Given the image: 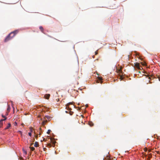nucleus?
<instances>
[{
  "label": "nucleus",
  "mask_w": 160,
  "mask_h": 160,
  "mask_svg": "<svg viewBox=\"0 0 160 160\" xmlns=\"http://www.w3.org/2000/svg\"><path fill=\"white\" fill-rule=\"evenodd\" d=\"M89 125L90 126H92L93 125V123L91 122H88Z\"/></svg>",
  "instance_id": "9"
},
{
  "label": "nucleus",
  "mask_w": 160,
  "mask_h": 160,
  "mask_svg": "<svg viewBox=\"0 0 160 160\" xmlns=\"http://www.w3.org/2000/svg\"><path fill=\"white\" fill-rule=\"evenodd\" d=\"M66 113H68V111H66Z\"/></svg>",
  "instance_id": "35"
},
{
  "label": "nucleus",
  "mask_w": 160,
  "mask_h": 160,
  "mask_svg": "<svg viewBox=\"0 0 160 160\" xmlns=\"http://www.w3.org/2000/svg\"><path fill=\"white\" fill-rule=\"evenodd\" d=\"M18 132L19 133H20V134H22V132L21 131H18Z\"/></svg>",
  "instance_id": "23"
},
{
  "label": "nucleus",
  "mask_w": 160,
  "mask_h": 160,
  "mask_svg": "<svg viewBox=\"0 0 160 160\" xmlns=\"http://www.w3.org/2000/svg\"><path fill=\"white\" fill-rule=\"evenodd\" d=\"M50 94H46L45 95L44 97L45 98L47 99H48L50 97Z\"/></svg>",
  "instance_id": "2"
},
{
  "label": "nucleus",
  "mask_w": 160,
  "mask_h": 160,
  "mask_svg": "<svg viewBox=\"0 0 160 160\" xmlns=\"http://www.w3.org/2000/svg\"><path fill=\"white\" fill-rule=\"evenodd\" d=\"M146 156L148 157V159L149 160L150 159V158H152V155L151 154H149V155H146Z\"/></svg>",
  "instance_id": "6"
},
{
  "label": "nucleus",
  "mask_w": 160,
  "mask_h": 160,
  "mask_svg": "<svg viewBox=\"0 0 160 160\" xmlns=\"http://www.w3.org/2000/svg\"><path fill=\"white\" fill-rule=\"evenodd\" d=\"M39 144L38 142H36L34 143V146L36 147H37L38 146Z\"/></svg>",
  "instance_id": "7"
},
{
  "label": "nucleus",
  "mask_w": 160,
  "mask_h": 160,
  "mask_svg": "<svg viewBox=\"0 0 160 160\" xmlns=\"http://www.w3.org/2000/svg\"><path fill=\"white\" fill-rule=\"evenodd\" d=\"M38 134L36 135V138H38Z\"/></svg>",
  "instance_id": "28"
},
{
  "label": "nucleus",
  "mask_w": 160,
  "mask_h": 160,
  "mask_svg": "<svg viewBox=\"0 0 160 160\" xmlns=\"http://www.w3.org/2000/svg\"><path fill=\"white\" fill-rule=\"evenodd\" d=\"M28 135L30 136H31V135H32V133L31 132H29L28 133Z\"/></svg>",
  "instance_id": "19"
},
{
  "label": "nucleus",
  "mask_w": 160,
  "mask_h": 160,
  "mask_svg": "<svg viewBox=\"0 0 160 160\" xmlns=\"http://www.w3.org/2000/svg\"><path fill=\"white\" fill-rule=\"evenodd\" d=\"M72 102H69L67 104V105H66V108H68L69 109V110H71V109L70 108H69V105L70 104H72Z\"/></svg>",
  "instance_id": "4"
},
{
  "label": "nucleus",
  "mask_w": 160,
  "mask_h": 160,
  "mask_svg": "<svg viewBox=\"0 0 160 160\" xmlns=\"http://www.w3.org/2000/svg\"><path fill=\"white\" fill-rule=\"evenodd\" d=\"M76 74H77V75H78V72H76Z\"/></svg>",
  "instance_id": "32"
},
{
  "label": "nucleus",
  "mask_w": 160,
  "mask_h": 160,
  "mask_svg": "<svg viewBox=\"0 0 160 160\" xmlns=\"http://www.w3.org/2000/svg\"><path fill=\"white\" fill-rule=\"evenodd\" d=\"M41 134V133L40 132H39V137L40 136V135Z\"/></svg>",
  "instance_id": "33"
},
{
  "label": "nucleus",
  "mask_w": 160,
  "mask_h": 160,
  "mask_svg": "<svg viewBox=\"0 0 160 160\" xmlns=\"http://www.w3.org/2000/svg\"><path fill=\"white\" fill-rule=\"evenodd\" d=\"M119 72H120V73H122V71H121V69H120L119 70Z\"/></svg>",
  "instance_id": "22"
},
{
  "label": "nucleus",
  "mask_w": 160,
  "mask_h": 160,
  "mask_svg": "<svg viewBox=\"0 0 160 160\" xmlns=\"http://www.w3.org/2000/svg\"><path fill=\"white\" fill-rule=\"evenodd\" d=\"M46 118H47L48 119H49L50 118V117L48 116H45Z\"/></svg>",
  "instance_id": "16"
},
{
  "label": "nucleus",
  "mask_w": 160,
  "mask_h": 160,
  "mask_svg": "<svg viewBox=\"0 0 160 160\" xmlns=\"http://www.w3.org/2000/svg\"><path fill=\"white\" fill-rule=\"evenodd\" d=\"M135 65L136 67L138 69H140L139 63H136L135 64Z\"/></svg>",
  "instance_id": "3"
},
{
  "label": "nucleus",
  "mask_w": 160,
  "mask_h": 160,
  "mask_svg": "<svg viewBox=\"0 0 160 160\" xmlns=\"http://www.w3.org/2000/svg\"><path fill=\"white\" fill-rule=\"evenodd\" d=\"M8 113H7V115H8Z\"/></svg>",
  "instance_id": "39"
},
{
  "label": "nucleus",
  "mask_w": 160,
  "mask_h": 160,
  "mask_svg": "<svg viewBox=\"0 0 160 160\" xmlns=\"http://www.w3.org/2000/svg\"><path fill=\"white\" fill-rule=\"evenodd\" d=\"M18 32V30H16L10 33L5 38L4 42H7L11 40Z\"/></svg>",
  "instance_id": "1"
},
{
  "label": "nucleus",
  "mask_w": 160,
  "mask_h": 160,
  "mask_svg": "<svg viewBox=\"0 0 160 160\" xmlns=\"http://www.w3.org/2000/svg\"><path fill=\"white\" fill-rule=\"evenodd\" d=\"M2 117L3 118H5V116H4V115H3V114H2Z\"/></svg>",
  "instance_id": "27"
},
{
  "label": "nucleus",
  "mask_w": 160,
  "mask_h": 160,
  "mask_svg": "<svg viewBox=\"0 0 160 160\" xmlns=\"http://www.w3.org/2000/svg\"><path fill=\"white\" fill-rule=\"evenodd\" d=\"M148 77V79H151V77Z\"/></svg>",
  "instance_id": "30"
},
{
  "label": "nucleus",
  "mask_w": 160,
  "mask_h": 160,
  "mask_svg": "<svg viewBox=\"0 0 160 160\" xmlns=\"http://www.w3.org/2000/svg\"><path fill=\"white\" fill-rule=\"evenodd\" d=\"M3 125V122L1 120L0 121V127H1Z\"/></svg>",
  "instance_id": "11"
},
{
  "label": "nucleus",
  "mask_w": 160,
  "mask_h": 160,
  "mask_svg": "<svg viewBox=\"0 0 160 160\" xmlns=\"http://www.w3.org/2000/svg\"><path fill=\"white\" fill-rule=\"evenodd\" d=\"M51 131V130H48V131L47 132V133L48 134H50V133Z\"/></svg>",
  "instance_id": "15"
},
{
  "label": "nucleus",
  "mask_w": 160,
  "mask_h": 160,
  "mask_svg": "<svg viewBox=\"0 0 160 160\" xmlns=\"http://www.w3.org/2000/svg\"><path fill=\"white\" fill-rule=\"evenodd\" d=\"M43 141H45V138H44L43 139Z\"/></svg>",
  "instance_id": "34"
},
{
  "label": "nucleus",
  "mask_w": 160,
  "mask_h": 160,
  "mask_svg": "<svg viewBox=\"0 0 160 160\" xmlns=\"http://www.w3.org/2000/svg\"><path fill=\"white\" fill-rule=\"evenodd\" d=\"M23 151L24 152V153L25 154H27V151L25 150H24V149H23Z\"/></svg>",
  "instance_id": "17"
},
{
  "label": "nucleus",
  "mask_w": 160,
  "mask_h": 160,
  "mask_svg": "<svg viewBox=\"0 0 160 160\" xmlns=\"http://www.w3.org/2000/svg\"><path fill=\"white\" fill-rule=\"evenodd\" d=\"M32 144H33L32 143H31L30 145V146H31Z\"/></svg>",
  "instance_id": "36"
},
{
  "label": "nucleus",
  "mask_w": 160,
  "mask_h": 160,
  "mask_svg": "<svg viewBox=\"0 0 160 160\" xmlns=\"http://www.w3.org/2000/svg\"><path fill=\"white\" fill-rule=\"evenodd\" d=\"M107 158L108 159H109L110 158V157L109 156H107Z\"/></svg>",
  "instance_id": "24"
},
{
  "label": "nucleus",
  "mask_w": 160,
  "mask_h": 160,
  "mask_svg": "<svg viewBox=\"0 0 160 160\" xmlns=\"http://www.w3.org/2000/svg\"><path fill=\"white\" fill-rule=\"evenodd\" d=\"M157 153H159V152H158V151L157 152Z\"/></svg>",
  "instance_id": "37"
},
{
  "label": "nucleus",
  "mask_w": 160,
  "mask_h": 160,
  "mask_svg": "<svg viewBox=\"0 0 160 160\" xmlns=\"http://www.w3.org/2000/svg\"><path fill=\"white\" fill-rule=\"evenodd\" d=\"M98 53V51H97L95 52V55H97Z\"/></svg>",
  "instance_id": "21"
},
{
  "label": "nucleus",
  "mask_w": 160,
  "mask_h": 160,
  "mask_svg": "<svg viewBox=\"0 0 160 160\" xmlns=\"http://www.w3.org/2000/svg\"><path fill=\"white\" fill-rule=\"evenodd\" d=\"M7 118L6 117H5L4 119H1V120L3 122V121L5 120Z\"/></svg>",
  "instance_id": "18"
},
{
  "label": "nucleus",
  "mask_w": 160,
  "mask_h": 160,
  "mask_svg": "<svg viewBox=\"0 0 160 160\" xmlns=\"http://www.w3.org/2000/svg\"><path fill=\"white\" fill-rule=\"evenodd\" d=\"M79 78V77L78 76H77L76 77V78L77 79H78Z\"/></svg>",
  "instance_id": "25"
},
{
  "label": "nucleus",
  "mask_w": 160,
  "mask_h": 160,
  "mask_svg": "<svg viewBox=\"0 0 160 160\" xmlns=\"http://www.w3.org/2000/svg\"><path fill=\"white\" fill-rule=\"evenodd\" d=\"M73 113V112H70V113H69V114L70 115H72V113Z\"/></svg>",
  "instance_id": "20"
},
{
  "label": "nucleus",
  "mask_w": 160,
  "mask_h": 160,
  "mask_svg": "<svg viewBox=\"0 0 160 160\" xmlns=\"http://www.w3.org/2000/svg\"><path fill=\"white\" fill-rule=\"evenodd\" d=\"M48 145H49L50 147H51V145L50 144H48Z\"/></svg>",
  "instance_id": "29"
},
{
  "label": "nucleus",
  "mask_w": 160,
  "mask_h": 160,
  "mask_svg": "<svg viewBox=\"0 0 160 160\" xmlns=\"http://www.w3.org/2000/svg\"><path fill=\"white\" fill-rule=\"evenodd\" d=\"M29 148L31 149V150L32 151H34V149H35V148L33 147H29Z\"/></svg>",
  "instance_id": "13"
},
{
  "label": "nucleus",
  "mask_w": 160,
  "mask_h": 160,
  "mask_svg": "<svg viewBox=\"0 0 160 160\" xmlns=\"http://www.w3.org/2000/svg\"><path fill=\"white\" fill-rule=\"evenodd\" d=\"M7 111L8 112H9L10 110V108L9 105H8V107L7 109Z\"/></svg>",
  "instance_id": "10"
},
{
  "label": "nucleus",
  "mask_w": 160,
  "mask_h": 160,
  "mask_svg": "<svg viewBox=\"0 0 160 160\" xmlns=\"http://www.w3.org/2000/svg\"><path fill=\"white\" fill-rule=\"evenodd\" d=\"M98 79L99 80L101 81V83H102V78L100 77H98Z\"/></svg>",
  "instance_id": "12"
},
{
  "label": "nucleus",
  "mask_w": 160,
  "mask_h": 160,
  "mask_svg": "<svg viewBox=\"0 0 160 160\" xmlns=\"http://www.w3.org/2000/svg\"><path fill=\"white\" fill-rule=\"evenodd\" d=\"M136 55H138L137 53H136Z\"/></svg>",
  "instance_id": "38"
},
{
  "label": "nucleus",
  "mask_w": 160,
  "mask_h": 160,
  "mask_svg": "<svg viewBox=\"0 0 160 160\" xmlns=\"http://www.w3.org/2000/svg\"><path fill=\"white\" fill-rule=\"evenodd\" d=\"M17 125V123L16 122H15V123H14V125L15 126H16V125Z\"/></svg>",
  "instance_id": "26"
},
{
  "label": "nucleus",
  "mask_w": 160,
  "mask_h": 160,
  "mask_svg": "<svg viewBox=\"0 0 160 160\" xmlns=\"http://www.w3.org/2000/svg\"><path fill=\"white\" fill-rule=\"evenodd\" d=\"M39 28L40 30V31H41V32L42 33H44V29H43V28L42 26H40L39 27Z\"/></svg>",
  "instance_id": "5"
},
{
  "label": "nucleus",
  "mask_w": 160,
  "mask_h": 160,
  "mask_svg": "<svg viewBox=\"0 0 160 160\" xmlns=\"http://www.w3.org/2000/svg\"><path fill=\"white\" fill-rule=\"evenodd\" d=\"M11 126V124L10 123H8L6 127L5 128V129H8Z\"/></svg>",
  "instance_id": "8"
},
{
  "label": "nucleus",
  "mask_w": 160,
  "mask_h": 160,
  "mask_svg": "<svg viewBox=\"0 0 160 160\" xmlns=\"http://www.w3.org/2000/svg\"><path fill=\"white\" fill-rule=\"evenodd\" d=\"M55 142L54 141H53V144H55Z\"/></svg>",
  "instance_id": "31"
},
{
  "label": "nucleus",
  "mask_w": 160,
  "mask_h": 160,
  "mask_svg": "<svg viewBox=\"0 0 160 160\" xmlns=\"http://www.w3.org/2000/svg\"><path fill=\"white\" fill-rule=\"evenodd\" d=\"M123 78V76H122V75H120V79H121V80H122Z\"/></svg>",
  "instance_id": "14"
}]
</instances>
